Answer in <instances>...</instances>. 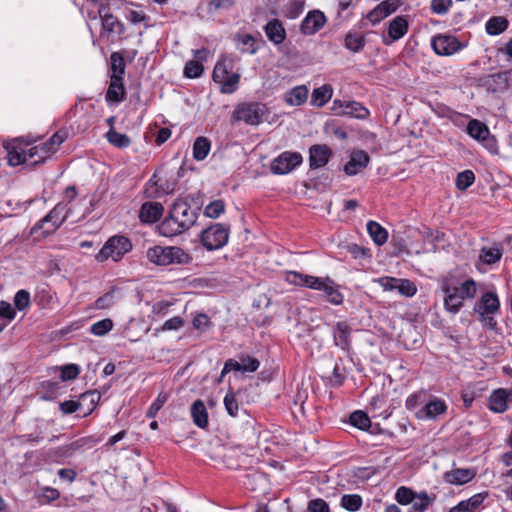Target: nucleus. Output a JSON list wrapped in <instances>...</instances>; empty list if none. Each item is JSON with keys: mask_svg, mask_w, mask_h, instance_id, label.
<instances>
[{"mask_svg": "<svg viewBox=\"0 0 512 512\" xmlns=\"http://www.w3.org/2000/svg\"><path fill=\"white\" fill-rule=\"evenodd\" d=\"M197 217L195 209L187 202L178 200L172 205L169 215L161 222L160 233L166 237L181 234L195 224Z\"/></svg>", "mask_w": 512, "mask_h": 512, "instance_id": "f257e3e1", "label": "nucleus"}, {"mask_svg": "<svg viewBox=\"0 0 512 512\" xmlns=\"http://www.w3.org/2000/svg\"><path fill=\"white\" fill-rule=\"evenodd\" d=\"M146 256L150 262L160 266L188 264L191 261L190 255L176 246L156 245L148 248Z\"/></svg>", "mask_w": 512, "mask_h": 512, "instance_id": "f03ea898", "label": "nucleus"}, {"mask_svg": "<svg viewBox=\"0 0 512 512\" xmlns=\"http://www.w3.org/2000/svg\"><path fill=\"white\" fill-rule=\"evenodd\" d=\"M70 212L71 209L68 207V203H58L45 217L32 227L31 234L35 235L41 230L42 232L38 238L51 235L68 218Z\"/></svg>", "mask_w": 512, "mask_h": 512, "instance_id": "7ed1b4c3", "label": "nucleus"}, {"mask_svg": "<svg viewBox=\"0 0 512 512\" xmlns=\"http://www.w3.org/2000/svg\"><path fill=\"white\" fill-rule=\"evenodd\" d=\"M232 67V60L226 56H223L214 67L213 80L221 85L223 93L234 92L239 82L240 76L237 73L231 72Z\"/></svg>", "mask_w": 512, "mask_h": 512, "instance_id": "20e7f679", "label": "nucleus"}, {"mask_svg": "<svg viewBox=\"0 0 512 512\" xmlns=\"http://www.w3.org/2000/svg\"><path fill=\"white\" fill-rule=\"evenodd\" d=\"M131 249L132 244L128 238L124 236H113L108 239L98 252L96 260L103 262L108 258H112L114 261H119Z\"/></svg>", "mask_w": 512, "mask_h": 512, "instance_id": "39448f33", "label": "nucleus"}, {"mask_svg": "<svg viewBox=\"0 0 512 512\" xmlns=\"http://www.w3.org/2000/svg\"><path fill=\"white\" fill-rule=\"evenodd\" d=\"M66 137L67 133L65 131H57L46 142L29 148L28 157L34 158L37 156L38 159L35 160L34 163L44 161L57 151L58 147L65 141Z\"/></svg>", "mask_w": 512, "mask_h": 512, "instance_id": "423d86ee", "label": "nucleus"}, {"mask_svg": "<svg viewBox=\"0 0 512 512\" xmlns=\"http://www.w3.org/2000/svg\"><path fill=\"white\" fill-rule=\"evenodd\" d=\"M229 238V229L217 223L206 228L201 235V242L207 250H217L226 245Z\"/></svg>", "mask_w": 512, "mask_h": 512, "instance_id": "0eeeda50", "label": "nucleus"}, {"mask_svg": "<svg viewBox=\"0 0 512 512\" xmlns=\"http://www.w3.org/2000/svg\"><path fill=\"white\" fill-rule=\"evenodd\" d=\"M268 110L265 104L259 102L246 103L238 106L235 111L237 120L249 125H258L263 120Z\"/></svg>", "mask_w": 512, "mask_h": 512, "instance_id": "6e6552de", "label": "nucleus"}, {"mask_svg": "<svg viewBox=\"0 0 512 512\" xmlns=\"http://www.w3.org/2000/svg\"><path fill=\"white\" fill-rule=\"evenodd\" d=\"M302 160L300 153L286 151L271 162L270 169L273 174H287L299 166Z\"/></svg>", "mask_w": 512, "mask_h": 512, "instance_id": "1a4fd4ad", "label": "nucleus"}, {"mask_svg": "<svg viewBox=\"0 0 512 512\" xmlns=\"http://www.w3.org/2000/svg\"><path fill=\"white\" fill-rule=\"evenodd\" d=\"M431 46L434 52L440 56H450L462 48L459 40L455 36L446 34L434 36L431 41Z\"/></svg>", "mask_w": 512, "mask_h": 512, "instance_id": "9d476101", "label": "nucleus"}, {"mask_svg": "<svg viewBox=\"0 0 512 512\" xmlns=\"http://www.w3.org/2000/svg\"><path fill=\"white\" fill-rule=\"evenodd\" d=\"M332 110L337 115H346L357 119H365L369 115L368 109L356 101L334 100Z\"/></svg>", "mask_w": 512, "mask_h": 512, "instance_id": "9b49d317", "label": "nucleus"}, {"mask_svg": "<svg viewBox=\"0 0 512 512\" xmlns=\"http://www.w3.org/2000/svg\"><path fill=\"white\" fill-rule=\"evenodd\" d=\"M327 22L325 14L320 10H311L300 24L302 34L311 36L319 32Z\"/></svg>", "mask_w": 512, "mask_h": 512, "instance_id": "f8f14e48", "label": "nucleus"}, {"mask_svg": "<svg viewBox=\"0 0 512 512\" xmlns=\"http://www.w3.org/2000/svg\"><path fill=\"white\" fill-rule=\"evenodd\" d=\"M447 410V405L444 400L431 397L426 398L425 404L421 410L417 411V418L421 420H435L438 416L444 414Z\"/></svg>", "mask_w": 512, "mask_h": 512, "instance_id": "ddd939ff", "label": "nucleus"}, {"mask_svg": "<svg viewBox=\"0 0 512 512\" xmlns=\"http://www.w3.org/2000/svg\"><path fill=\"white\" fill-rule=\"evenodd\" d=\"M286 280L293 285L321 291V289L323 288L327 281V277H315L307 274H302L296 271H291L287 273Z\"/></svg>", "mask_w": 512, "mask_h": 512, "instance_id": "4468645a", "label": "nucleus"}, {"mask_svg": "<svg viewBox=\"0 0 512 512\" xmlns=\"http://www.w3.org/2000/svg\"><path fill=\"white\" fill-rule=\"evenodd\" d=\"M444 293V307L451 314H457L463 306V300L458 295V287L451 286L448 282H444L441 286Z\"/></svg>", "mask_w": 512, "mask_h": 512, "instance_id": "2eb2a0df", "label": "nucleus"}, {"mask_svg": "<svg viewBox=\"0 0 512 512\" xmlns=\"http://www.w3.org/2000/svg\"><path fill=\"white\" fill-rule=\"evenodd\" d=\"M352 328L346 321L337 322L332 328L334 343L342 350H349Z\"/></svg>", "mask_w": 512, "mask_h": 512, "instance_id": "dca6fc26", "label": "nucleus"}, {"mask_svg": "<svg viewBox=\"0 0 512 512\" xmlns=\"http://www.w3.org/2000/svg\"><path fill=\"white\" fill-rule=\"evenodd\" d=\"M499 299L493 292L484 293L480 300L475 304L474 311L481 317L484 315H493L499 310Z\"/></svg>", "mask_w": 512, "mask_h": 512, "instance_id": "f3484780", "label": "nucleus"}, {"mask_svg": "<svg viewBox=\"0 0 512 512\" xmlns=\"http://www.w3.org/2000/svg\"><path fill=\"white\" fill-rule=\"evenodd\" d=\"M125 18L134 25L143 24L145 28L153 26L152 18L145 13L139 4L129 3L125 7Z\"/></svg>", "mask_w": 512, "mask_h": 512, "instance_id": "a211bd4d", "label": "nucleus"}, {"mask_svg": "<svg viewBox=\"0 0 512 512\" xmlns=\"http://www.w3.org/2000/svg\"><path fill=\"white\" fill-rule=\"evenodd\" d=\"M475 476L476 470L474 468H454L446 471L443 479L446 483L452 485H463L470 482Z\"/></svg>", "mask_w": 512, "mask_h": 512, "instance_id": "6ab92c4d", "label": "nucleus"}, {"mask_svg": "<svg viewBox=\"0 0 512 512\" xmlns=\"http://www.w3.org/2000/svg\"><path fill=\"white\" fill-rule=\"evenodd\" d=\"M409 29V24L407 20V16H396L393 18L388 25V36L390 38L389 41H384L385 44L389 45L392 42H395L406 35Z\"/></svg>", "mask_w": 512, "mask_h": 512, "instance_id": "aec40b11", "label": "nucleus"}, {"mask_svg": "<svg viewBox=\"0 0 512 512\" xmlns=\"http://www.w3.org/2000/svg\"><path fill=\"white\" fill-rule=\"evenodd\" d=\"M331 156V150L327 145H313L309 149V164L311 169L324 167Z\"/></svg>", "mask_w": 512, "mask_h": 512, "instance_id": "412c9836", "label": "nucleus"}, {"mask_svg": "<svg viewBox=\"0 0 512 512\" xmlns=\"http://www.w3.org/2000/svg\"><path fill=\"white\" fill-rule=\"evenodd\" d=\"M512 400V391L497 389L489 398V408L496 413H503L508 409V403Z\"/></svg>", "mask_w": 512, "mask_h": 512, "instance_id": "4be33fe9", "label": "nucleus"}, {"mask_svg": "<svg viewBox=\"0 0 512 512\" xmlns=\"http://www.w3.org/2000/svg\"><path fill=\"white\" fill-rule=\"evenodd\" d=\"M397 8L398 3L396 0H384L367 14V19L375 25L396 11Z\"/></svg>", "mask_w": 512, "mask_h": 512, "instance_id": "5701e85b", "label": "nucleus"}, {"mask_svg": "<svg viewBox=\"0 0 512 512\" xmlns=\"http://www.w3.org/2000/svg\"><path fill=\"white\" fill-rule=\"evenodd\" d=\"M487 496L488 492L474 494L469 499L460 501L457 505L450 508L448 512H476Z\"/></svg>", "mask_w": 512, "mask_h": 512, "instance_id": "b1692460", "label": "nucleus"}, {"mask_svg": "<svg viewBox=\"0 0 512 512\" xmlns=\"http://www.w3.org/2000/svg\"><path fill=\"white\" fill-rule=\"evenodd\" d=\"M482 85L493 93H502L507 89V77L505 71L489 74L481 78Z\"/></svg>", "mask_w": 512, "mask_h": 512, "instance_id": "393cba45", "label": "nucleus"}, {"mask_svg": "<svg viewBox=\"0 0 512 512\" xmlns=\"http://www.w3.org/2000/svg\"><path fill=\"white\" fill-rule=\"evenodd\" d=\"M164 211V207L159 202H145L142 204L139 218L145 223H154L158 221Z\"/></svg>", "mask_w": 512, "mask_h": 512, "instance_id": "a878e982", "label": "nucleus"}, {"mask_svg": "<svg viewBox=\"0 0 512 512\" xmlns=\"http://www.w3.org/2000/svg\"><path fill=\"white\" fill-rule=\"evenodd\" d=\"M369 162V156L364 151H356L351 155V159L345 164L344 171L352 176L363 170Z\"/></svg>", "mask_w": 512, "mask_h": 512, "instance_id": "bb28decb", "label": "nucleus"}, {"mask_svg": "<svg viewBox=\"0 0 512 512\" xmlns=\"http://www.w3.org/2000/svg\"><path fill=\"white\" fill-rule=\"evenodd\" d=\"M122 80L120 75H110V84L106 92L108 102L119 103L124 100L125 89Z\"/></svg>", "mask_w": 512, "mask_h": 512, "instance_id": "cd10ccee", "label": "nucleus"}, {"mask_svg": "<svg viewBox=\"0 0 512 512\" xmlns=\"http://www.w3.org/2000/svg\"><path fill=\"white\" fill-rule=\"evenodd\" d=\"M265 33L267 38L276 45L281 44L286 37V31L277 19H273L266 24Z\"/></svg>", "mask_w": 512, "mask_h": 512, "instance_id": "c85d7f7f", "label": "nucleus"}, {"mask_svg": "<svg viewBox=\"0 0 512 512\" xmlns=\"http://www.w3.org/2000/svg\"><path fill=\"white\" fill-rule=\"evenodd\" d=\"M191 417L197 427L204 429L208 426V413L202 400H196L192 404Z\"/></svg>", "mask_w": 512, "mask_h": 512, "instance_id": "c756f323", "label": "nucleus"}, {"mask_svg": "<svg viewBox=\"0 0 512 512\" xmlns=\"http://www.w3.org/2000/svg\"><path fill=\"white\" fill-rule=\"evenodd\" d=\"M99 15L102 19V26L105 31L118 34L123 32L124 26L117 17L108 12H105L104 8L99 9Z\"/></svg>", "mask_w": 512, "mask_h": 512, "instance_id": "7c9ffc66", "label": "nucleus"}, {"mask_svg": "<svg viewBox=\"0 0 512 512\" xmlns=\"http://www.w3.org/2000/svg\"><path fill=\"white\" fill-rule=\"evenodd\" d=\"M308 97V89L306 86H296L285 93L284 100L292 106H299L306 102Z\"/></svg>", "mask_w": 512, "mask_h": 512, "instance_id": "2f4dec72", "label": "nucleus"}, {"mask_svg": "<svg viewBox=\"0 0 512 512\" xmlns=\"http://www.w3.org/2000/svg\"><path fill=\"white\" fill-rule=\"evenodd\" d=\"M234 42L242 53L254 54L257 51L256 40L250 34H236Z\"/></svg>", "mask_w": 512, "mask_h": 512, "instance_id": "473e14b6", "label": "nucleus"}, {"mask_svg": "<svg viewBox=\"0 0 512 512\" xmlns=\"http://www.w3.org/2000/svg\"><path fill=\"white\" fill-rule=\"evenodd\" d=\"M333 88L329 84L315 88L312 92V104L317 107L324 106L332 97Z\"/></svg>", "mask_w": 512, "mask_h": 512, "instance_id": "72a5a7b5", "label": "nucleus"}, {"mask_svg": "<svg viewBox=\"0 0 512 512\" xmlns=\"http://www.w3.org/2000/svg\"><path fill=\"white\" fill-rule=\"evenodd\" d=\"M367 231L372 240L374 241V243L377 244L378 246H381L384 243H386L388 239V232L379 223L375 221H368Z\"/></svg>", "mask_w": 512, "mask_h": 512, "instance_id": "f704fd0d", "label": "nucleus"}, {"mask_svg": "<svg viewBox=\"0 0 512 512\" xmlns=\"http://www.w3.org/2000/svg\"><path fill=\"white\" fill-rule=\"evenodd\" d=\"M467 132L472 138L478 141H485L489 136V129L487 126L477 119L469 121L467 125Z\"/></svg>", "mask_w": 512, "mask_h": 512, "instance_id": "c9c22d12", "label": "nucleus"}, {"mask_svg": "<svg viewBox=\"0 0 512 512\" xmlns=\"http://www.w3.org/2000/svg\"><path fill=\"white\" fill-rule=\"evenodd\" d=\"M172 191V188L170 189L168 186L165 187L162 183H159V180H156V175L154 174L147 183L145 194L148 198H158Z\"/></svg>", "mask_w": 512, "mask_h": 512, "instance_id": "e433bc0d", "label": "nucleus"}, {"mask_svg": "<svg viewBox=\"0 0 512 512\" xmlns=\"http://www.w3.org/2000/svg\"><path fill=\"white\" fill-rule=\"evenodd\" d=\"M428 394L426 391L421 390L410 395L405 402V406L409 411H412L417 417V411L421 410V407L425 404Z\"/></svg>", "mask_w": 512, "mask_h": 512, "instance_id": "4c0bfd02", "label": "nucleus"}, {"mask_svg": "<svg viewBox=\"0 0 512 512\" xmlns=\"http://www.w3.org/2000/svg\"><path fill=\"white\" fill-rule=\"evenodd\" d=\"M344 45L348 50L357 53L365 46L364 36L357 32H348L344 39Z\"/></svg>", "mask_w": 512, "mask_h": 512, "instance_id": "58836bf2", "label": "nucleus"}, {"mask_svg": "<svg viewBox=\"0 0 512 512\" xmlns=\"http://www.w3.org/2000/svg\"><path fill=\"white\" fill-rule=\"evenodd\" d=\"M435 497L430 496L427 492L422 491L420 493H416L413 499L412 509L415 512H424L426 511L430 505L434 502Z\"/></svg>", "mask_w": 512, "mask_h": 512, "instance_id": "ea45409f", "label": "nucleus"}, {"mask_svg": "<svg viewBox=\"0 0 512 512\" xmlns=\"http://www.w3.org/2000/svg\"><path fill=\"white\" fill-rule=\"evenodd\" d=\"M210 147V141L206 137H198L193 144L194 159L204 160L209 154Z\"/></svg>", "mask_w": 512, "mask_h": 512, "instance_id": "a19ab883", "label": "nucleus"}, {"mask_svg": "<svg viewBox=\"0 0 512 512\" xmlns=\"http://www.w3.org/2000/svg\"><path fill=\"white\" fill-rule=\"evenodd\" d=\"M321 291L325 293L330 303L340 305L343 302V295L335 288L334 282L329 277Z\"/></svg>", "mask_w": 512, "mask_h": 512, "instance_id": "79ce46f5", "label": "nucleus"}, {"mask_svg": "<svg viewBox=\"0 0 512 512\" xmlns=\"http://www.w3.org/2000/svg\"><path fill=\"white\" fill-rule=\"evenodd\" d=\"M108 142L117 148H126L130 145L131 140L126 134L117 132L114 128L106 133Z\"/></svg>", "mask_w": 512, "mask_h": 512, "instance_id": "37998d69", "label": "nucleus"}, {"mask_svg": "<svg viewBox=\"0 0 512 512\" xmlns=\"http://www.w3.org/2000/svg\"><path fill=\"white\" fill-rule=\"evenodd\" d=\"M508 27V21L503 17H492L486 23V32L489 35H498Z\"/></svg>", "mask_w": 512, "mask_h": 512, "instance_id": "c03bdc74", "label": "nucleus"}, {"mask_svg": "<svg viewBox=\"0 0 512 512\" xmlns=\"http://www.w3.org/2000/svg\"><path fill=\"white\" fill-rule=\"evenodd\" d=\"M60 497V492L53 487H42L39 492L36 494V498L39 504H49L53 501H56Z\"/></svg>", "mask_w": 512, "mask_h": 512, "instance_id": "a18cd8bd", "label": "nucleus"}, {"mask_svg": "<svg viewBox=\"0 0 512 512\" xmlns=\"http://www.w3.org/2000/svg\"><path fill=\"white\" fill-rule=\"evenodd\" d=\"M350 424L365 431L370 428L371 420L365 412L357 410L350 415Z\"/></svg>", "mask_w": 512, "mask_h": 512, "instance_id": "49530a36", "label": "nucleus"}, {"mask_svg": "<svg viewBox=\"0 0 512 512\" xmlns=\"http://www.w3.org/2000/svg\"><path fill=\"white\" fill-rule=\"evenodd\" d=\"M362 503V497L358 494H345L341 498V506L350 512L358 511Z\"/></svg>", "mask_w": 512, "mask_h": 512, "instance_id": "de8ad7c7", "label": "nucleus"}, {"mask_svg": "<svg viewBox=\"0 0 512 512\" xmlns=\"http://www.w3.org/2000/svg\"><path fill=\"white\" fill-rule=\"evenodd\" d=\"M477 293V284L473 279L464 281L460 287H458V295L464 301L465 299H472Z\"/></svg>", "mask_w": 512, "mask_h": 512, "instance_id": "09e8293b", "label": "nucleus"}, {"mask_svg": "<svg viewBox=\"0 0 512 512\" xmlns=\"http://www.w3.org/2000/svg\"><path fill=\"white\" fill-rule=\"evenodd\" d=\"M475 181V174L471 170H465L460 172L456 177V187L459 190H466L468 187H470Z\"/></svg>", "mask_w": 512, "mask_h": 512, "instance_id": "8fccbe9b", "label": "nucleus"}, {"mask_svg": "<svg viewBox=\"0 0 512 512\" xmlns=\"http://www.w3.org/2000/svg\"><path fill=\"white\" fill-rule=\"evenodd\" d=\"M396 290L398 293L405 297H412L417 292L416 285L408 279H398L396 283Z\"/></svg>", "mask_w": 512, "mask_h": 512, "instance_id": "3c124183", "label": "nucleus"}, {"mask_svg": "<svg viewBox=\"0 0 512 512\" xmlns=\"http://www.w3.org/2000/svg\"><path fill=\"white\" fill-rule=\"evenodd\" d=\"M415 494L411 488L401 486L395 492V499L400 505H408L413 502Z\"/></svg>", "mask_w": 512, "mask_h": 512, "instance_id": "603ef678", "label": "nucleus"}, {"mask_svg": "<svg viewBox=\"0 0 512 512\" xmlns=\"http://www.w3.org/2000/svg\"><path fill=\"white\" fill-rule=\"evenodd\" d=\"M8 164L11 166H18L24 162H26L28 159V149L23 152H19L15 149V147L8 149L7 154Z\"/></svg>", "mask_w": 512, "mask_h": 512, "instance_id": "864d4df0", "label": "nucleus"}, {"mask_svg": "<svg viewBox=\"0 0 512 512\" xmlns=\"http://www.w3.org/2000/svg\"><path fill=\"white\" fill-rule=\"evenodd\" d=\"M112 328H113V321L109 318H106V319H102V320L94 323L91 326L90 331L95 336H104L108 332H110L112 330Z\"/></svg>", "mask_w": 512, "mask_h": 512, "instance_id": "5fc2aeb1", "label": "nucleus"}, {"mask_svg": "<svg viewBox=\"0 0 512 512\" xmlns=\"http://www.w3.org/2000/svg\"><path fill=\"white\" fill-rule=\"evenodd\" d=\"M225 210L222 200H214L205 207L204 214L209 218H218Z\"/></svg>", "mask_w": 512, "mask_h": 512, "instance_id": "6e6d98bb", "label": "nucleus"}, {"mask_svg": "<svg viewBox=\"0 0 512 512\" xmlns=\"http://www.w3.org/2000/svg\"><path fill=\"white\" fill-rule=\"evenodd\" d=\"M100 397L101 396L97 391H88V392L81 394L79 399H80V402H82V406L85 403H89V406L87 408L88 411L85 413V415H87L93 411V409L99 402Z\"/></svg>", "mask_w": 512, "mask_h": 512, "instance_id": "4d7b16f0", "label": "nucleus"}, {"mask_svg": "<svg viewBox=\"0 0 512 512\" xmlns=\"http://www.w3.org/2000/svg\"><path fill=\"white\" fill-rule=\"evenodd\" d=\"M110 60H111V70H112L111 75H116V76L120 75L123 78V74L125 71V63H124V59L121 56V54H119L118 52L112 53Z\"/></svg>", "mask_w": 512, "mask_h": 512, "instance_id": "13d9d810", "label": "nucleus"}, {"mask_svg": "<svg viewBox=\"0 0 512 512\" xmlns=\"http://www.w3.org/2000/svg\"><path fill=\"white\" fill-rule=\"evenodd\" d=\"M224 406L227 413L232 417H237L239 412V403L233 392L227 393L224 397Z\"/></svg>", "mask_w": 512, "mask_h": 512, "instance_id": "bf43d9fd", "label": "nucleus"}, {"mask_svg": "<svg viewBox=\"0 0 512 512\" xmlns=\"http://www.w3.org/2000/svg\"><path fill=\"white\" fill-rule=\"evenodd\" d=\"M203 65L199 61H188L184 67V75L187 78H197L203 73Z\"/></svg>", "mask_w": 512, "mask_h": 512, "instance_id": "052dcab7", "label": "nucleus"}, {"mask_svg": "<svg viewBox=\"0 0 512 512\" xmlns=\"http://www.w3.org/2000/svg\"><path fill=\"white\" fill-rule=\"evenodd\" d=\"M168 399L167 394L161 392L158 394L155 401L150 405V407L147 410L146 416L148 418H154L156 414L159 412V410L164 406Z\"/></svg>", "mask_w": 512, "mask_h": 512, "instance_id": "680f3d73", "label": "nucleus"}, {"mask_svg": "<svg viewBox=\"0 0 512 512\" xmlns=\"http://www.w3.org/2000/svg\"><path fill=\"white\" fill-rule=\"evenodd\" d=\"M501 255L498 248H488L482 250L480 258L484 263L493 264L500 260Z\"/></svg>", "mask_w": 512, "mask_h": 512, "instance_id": "e2e57ef3", "label": "nucleus"}, {"mask_svg": "<svg viewBox=\"0 0 512 512\" xmlns=\"http://www.w3.org/2000/svg\"><path fill=\"white\" fill-rule=\"evenodd\" d=\"M14 304L20 311L26 309L30 305V294L26 290H19L14 296Z\"/></svg>", "mask_w": 512, "mask_h": 512, "instance_id": "0e129e2a", "label": "nucleus"}, {"mask_svg": "<svg viewBox=\"0 0 512 512\" xmlns=\"http://www.w3.org/2000/svg\"><path fill=\"white\" fill-rule=\"evenodd\" d=\"M80 373V368L76 364H67L61 368V379L63 381L73 380Z\"/></svg>", "mask_w": 512, "mask_h": 512, "instance_id": "69168bd1", "label": "nucleus"}, {"mask_svg": "<svg viewBox=\"0 0 512 512\" xmlns=\"http://www.w3.org/2000/svg\"><path fill=\"white\" fill-rule=\"evenodd\" d=\"M115 303V297L113 291L105 293L95 301L96 309H107Z\"/></svg>", "mask_w": 512, "mask_h": 512, "instance_id": "338daca9", "label": "nucleus"}, {"mask_svg": "<svg viewBox=\"0 0 512 512\" xmlns=\"http://www.w3.org/2000/svg\"><path fill=\"white\" fill-rule=\"evenodd\" d=\"M310 512H329V506L323 499H314L308 503Z\"/></svg>", "mask_w": 512, "mask_h": 512, "instance_id": "774afa93", "label": "nucleus"}]
</instances>
